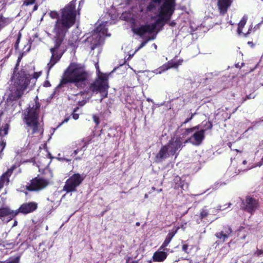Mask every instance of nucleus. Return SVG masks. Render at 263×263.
<instances>
[{"mask_svg":"<svg viewBox=\"0 0 263 263\" xmlns=\"http://www.w3.org/2000/svg\"><path fill=\"white\" fill-rule=\"evenodd\" d=\"M76 15L75 4L73 2L70 3L61 10V15L56 21L53 29L55 45L53 48L50 49L52 55L48 64L49 69L62 57V53L59 51L58 48L62 43L66 32L74 24Z\"/></svg>","mask_w":263,"mask_h":263,"instance_id":"obj_1","label":"nucleus"},{"mask_svg":"<svg viewBox=\"0 0 263 263\" xmlns=\"http://www.w3.org/2000/svg\"><path fill=\"white\" fill-rule=\"evenodd\" d=\"M153 3L147 7L149 11L153 9L155 5L158 6L157 19L154 23L142 26L140 27H134L133 31L136 34L143 36L147 33L154 32L157 25H164L171 19L175 10V0H153Z\"/></svg>","mask_w":263,"mask_h":263,"instance_id":"obj_2","label":"nucleus"},{"mask_svg":"<svg viewBox=\"0 0 263 263\" xmlns=\"http://www.w3.org/2000/svg\"><path fill=\"white\" fill-rule=\"evenodd\" d=\"M31 79L30 75L25 71L14 70L5 93L7 101L13 102L20 99L29 87Z\"/></svg>","mask_w":263,"mask_h":263,"instance_id":"obj_3","label":"nucleus"},{"mask_svg":"<svg viewBox=\"0 0 263 263\" xmlns=\"http://www.w3.org/2000/svg\"><path fill=\"white\" fill-rule=\"evenodd\" d=\"M88 73L83 65L77 63H71L65 70L61 83H74L78 87H82L85 84Z\"/></svg>","mask_w":263,"mask_h":263,"instance_id":"obj_4","label":"nucleus"},{"mask_svg":"<svg viewBox=\"0 0 263 263\" xmlns=\"http://www.w3.org/2000/svg\"><path fill=\"white\" fill-rule=\"evenodd\" d=\"M98 72V79L92 83L88 89V93L92 95L94 93L100 92L102 96L101 101L107 96V90L109 87L108 85V78L105 74L101 73L98 63L95 65Z\"/></svg>","mask_w":263,"mask_h":263,"instance_id":"obj_5","label":"nucleus"},{"mask_svg":"<svg viewBox=\"0 0 263 263\" xmlns=\"http://www.w3.org/2000/svg\"><path fill=\"white\" fill-rule=\"evenodd\" d=\"M182 146L181 137H174L164 146L160 149L159 153L156 156L157 162H162L170 155H174L176 152L180 149Z\"/></svg>","mask_w":263,"mask_h":263,"instance_id":"obj_6","label":"nucleus"},{"mask_svg":"<svg viewBox=\"0 0 263 263\" xmlns=\"http://www.w3.org/2000/svg\"><path fill=\"white\" fill-rule=\"evenodd\" d=\"M35 107H29L25 112L24 121L27 125V130L31 134L36 133L39 130L38 121V112L40 107L39 103L36 102Z\"/></svg>","mask_w":263,"mask_h":263,"instance_id":"obj_7","label":"nucleus"},{"mask_svg":"<svg viewBox=\"0 0 263 263\" xmlns=\"http://www.w3.org/2000/svg\"><path fill=\"white\" fill-rule=\"evenodd\" d=\"M106 24L107 22H105L99 25L92 35L87 36L85 40V43L90 45L91 50H93L97 45L100 44L107 35Z\"/></svg>","mask_w":263,"mask_h":263,"instance_id":"obj_8","label":"nucleus"},{"mask_svg":"<svg viewBox=\"0 0 263 263\" xmlns=\"http://www.w3.org/2000/svg\"><path fill=\"white\" fill-rule=\"evenodd\" d=\"M85 176L80 174H74L67 180L64 190L67 193L73 192L84 179Z\"/></svg>","mask_w":263,"mask_h":263,"instance_id":"obj_9","label":"nucleus"},{"mask_svg":"<svg viewBox=\"0 0 263 263\" xmlns=\"http://www.w3.org/2000/svg\"><path fill=\"white\" fill-rule=\"evenodd\" d=\"M49 183L48 180L42 177H36L31 181L29 185H26V189L31 191H39L46 187Z\"/></svg>","mask_w":263,"mask_h":263,"instance_id":"obj_10","label":"nucleus"},{"mask_svg":"<svg viewBox=\"0 0 263 263\" xmlns=\"http://www.w3.org/2000/svg\"><path fill=\"white\" fill-rule=\"evenodd\" d=\"M205 130L196 131L194 134L184 141V143H191L194 145H199L204 139Z\"/></svg>","mask_w":263,"mask_h":263,"instance_id":"obj_11","label":"nucleus"},{"mask_svg":"<svg viewBox=\"0 0 263 263\" xmlns=\"http://www.w3.org/2000/svg\"><path fill=\"white\" fill-rule=\"evenodd\" d=\"M18 214V211L12 210L8 207L0 208V218L9 221Z\"/></svg>","mask_w":263,"mask_h":263,"instance_id":"obj_12","label":"nucleus"},{"mask_svg":"<svg viewBox=\"0 0 263 263\" xmlns=\"http://www.w3.org/2000/svg\"><path fill=\"white\" fill-rule=\"evenodd\" d=\"M37 207V204L35 202H29L23 204L16 211H18L19 213L23 214H28L35 211Z\"/></svg>","mask_w":263,"mask_h":263,"instance_id":"obj_13","label":"nucleus"},{"mask_svg":"<svg viewBox=\"0 0 263 263\" xmlns=\"http://www.w3.org/2000/svg\"><path fill=\"white\" fill-rule=\"evenodd\" d=\"M245 209L250 213L256 210L258 208V203L256 200L250 197H247L245 203Z\"/></svg>","mask_w":263,"mask_h":263,"instance_id":"obj_14","label":"nucleus"},{"mask_svg":"<svg viewBox=\"0 0 263 263\" xmlns=\"http://www.w3.org/2000/svg\"><path fill=\"white\" fill-rule=\"evenodd\" d=\"M248 20V16L247 15H244L240 22L238 24L237 32L239 35H242V36H246L247 34L250 33V31H251V28H249L248 29H245L243 30V28L245 25L246 24V22Z\"/></svg>","mask_w":263,"mask_h":263,"instance_id":"obj_15","label":"nucleus"},{"mask_svg":"<svg viewBox=\"0 0 263 263\" xmlns=\"http://www.w3.org/2000/svg\"><path fill=\"white\" fill-rule=\"evenodd\" d=\"M2 127L3 128H0V154L3 152L6 146V142L4 137L8 134L9 125L5 124Z\"/></svg>","mask_w":263,"mask_h":263,"instance_id":"obj_16","label":"nucleus"},{"mask_svg":"<svg viewBox=\"0 0 263 263\" xmlns=\"http://www.w3.org/2000/svg\"><path fill=\"white\" fill-rule=\"evenodd\" d=\"M179 228H174L171 231H170L168 234L167 235L165 239L163 242L162 245L160 247V249L161 250H165V248L170 243L171 240L173 238V237L177 233Z\"/></svg>","mask_w":263,"mask_h":263,"instance_id":"obj_17","label":"nucleus"},{"mask_svg":"<svg viewBox=\"0 0 263 263\" xmlns=\"http://www.w3.org/2000/svg\"><path fill=\"white\" fill-rule=\"evenodd\" d=\"M232 232V230L230 227H224L222 231L216 234V236L224 241L231 236Z\"/></svg>","mask_w":263,"mask_h":263,"instance_id":"obj_18","label":"nucleus"},{"mask_svg":"<svg viewBox=\"0 0 263 263\" xmlns=\"http://www.w3.org/2000/svg\"><path fill=\"white\" fill-rule=\"evenodd\" d=\"M164 250H161L160 248L158 250L155 252L153 256V260L155 262L163 261L167 257V254Z\"/></svg>","mask_w":263,"mask_h":263,"instance_id":"obj_19","label":"nucleus"},{"mask_svg":"<svg viewBox=\"0 0 263 263\" xmlns=\"http://www.w3.org/2000/svg\"><path fill=\"white\" fill-rule=\"evenodd\" d=\"M13 168H10L0 178V189L2 188L5 185L8 184L9 179V177L12 173Z\"/></svg>","mask_w":263,"mask_h":263,"instance_id":"obj_20","label":"nucleus"},{"mask_svg":"<svg viewBox=\"0 0 263 263\" xmlns=\"http://www.w3.org/2000/svg\"><path fill=\"white\" fill-rule=\"evenodd\" d=\"M232 0H218V7L221 13H225L231 6Z\"/></svg>","mask_w":263,"mask_h":263,"instance_id":"obj_21","label":"nucleus"},{"mask_svg":"<svg viewBox=\"0 0 263 263\" xmlns=\"http://www.w3.org/2000/svg\"><path fill=\"white\" fill-rule=\"evenodd\" d=\"M9 23L8 19L0 15V30Z\"/></svg>","mask_w":263,"mask_h":263,"instance_id":"obj_22","label":"nucleus"},{"mask_svg":"<svg viewBox=\"0 0 263 263\" xmlns=\"http://www.w3.org/2000/svg\"><path fill=\"white\" fill-rule=\"evenodd\" d=\"M91 140V137H87L82 140V142L83 143V146L82 148L83 149L84 151L86 149V146H87V145L90 143Z\"/></svg>","mask_w":263,"mask_h":263,"instance_id":"obj_23","label":"nucleus"},{"mask_svg":"<svg viewBox=\"0 0 263 263\" xmlns=\"http://www.w3.org/2000/svg\"><path fill=\"white\" fill-rule=\"evenodd\" d=\"M156 38V35H153L152 37H148L145 41L143 42L141 45H140V46L138 48V49L136 50V51H138V50H139L140 49L142 48V47H143L146 44V43L149 41H151V40H154Z\"/></svg>","mask_w":263,"mask_h":263,"instance_id":"obj_24","label":"nucleus"},{"mask_svg":"<svg viewBox=\"0 0 263 263\" xmlns=\"http://www.w3.org/2000/svg\"><path fill=\"white\" fill-rule=\"evenodd\" d=\"M209 212L206 208H203L200 213V217L201 219H203L208 216Z\"/></svg>","mask_w":263,"mask_h":263,"instance_id":"obj_25","label":"nucleus"},{"mask_svg":"<svg viewBox=\"0 0 263 263\" xmlns=\"http://www.w3.org/2000/svg\"><path fill=\"white\" fill-rule=\"evenodd\" d=\"M171 67H172V66H168V65H163L162 67H160L159 68V71H158V70H157L156 71V73L158 74V73H161L162 71H164L168 69H169L170 68H171Z\"/></svg>","mask_w":263,"mask_h":263,"instance_id":"obj_26","label":"nucleus"},{"mask_svg":"<svg viewBox=\"0 0 263 263\" xmlns=\"http://www.w3.org/2000/svg\"><path fill=\"white\" fill-rule=\"evenodd\" d=\"M49 15L52 18H58L59 17V14L56 11H51L49 13Z\"/></svg>","mask_w":263,"mask_h":263,"instance_id":"obj_27","label":"nucleus"},{"mask_svg":"<svg viewBox=\"0 0 263 263\" xmlns=\"http://www.w3.org/2000/svg\"><path fill=\"white\" fill-rule=\"evenodd\" d=\"M254 254L257 256H263V250H257L255 253Z\"/></svg>","mask_w":263,"mask_h":263,"instance_id":"obj_28","label":"nucleus"},{"mask_svg":"<svg viewBox=\"0 0 263 263\" xmlns=\"http://www.w3.org/2000/svg\"><path fill=\"white\" fill-rule=\"evenodd\" d=\"M193 130L191 128H186L185 129V132L184 133H183V135L184 136H187L189 134L191 133H193Z\"/></svg>","mask_w":263,"mask_h":263,"instance_id":"obj_29","label":"nucleus"},{"mask_svg":"<svg viewBox=\"0 0 263 263\" xmlns=\"http://www.w3.org/2000/svg\"><path fill=\"white\" fill-rule=\"evenodd\" d=\"M93 121L96 123V124L97 125L99 124V118L96 116V115H93Z\"/></svg>","mask_w":263,"mask_h":263,"instance_id":"obj_30","label":"nucleus"},{"mask_svg":"<svg viewBox=\"0 0 263 263\" xmlns=\"http://www.w3.org/2000/svg\"><path fill=\"white\" fill-rule=\"evenodd\" d=\"M35 0H26L24 2V4L26 5H31L34 3Z\"/></svg>","mask_w":263,"mask_h":263,"instance_id":"obj_31","label":"nucleus"},{"mask_svg":"<svg viewBox=\"0 0 263 263\" xmlns=\"http://www.w3.org/2000/svg\"><path fill=\"white\" fill-rule=\"evenodd\" d=\"M41 72H34L33 76V78L36 80L41 76Z\"/></svg>","mask_w":263,"mask_h":263,"instance_id":"obj_32","label":"nucleus"},{"mask_svg":"<svg viewBox=\"0 0 263 263\" xmlns=\"http://www.w3.org/2000/svg\"><path fill=\"white\" fill-rule=\"evenodd\" d=\"M187 248H188V246L187 245H183L182 246V250L185 252H187Z\"/></svg>","mask_w":263,"mask_h":263,"instance_id":"obj_33","label":"nucleus"},{"mask_svg":"<svg viewBox=\"0 0 263 263\" xmlns=\"http://www.w3.org/2000/svg\"><path fill=\"white\" fill-rule=\"evenodd\" d=\"M72 117L74 120H77L79 118V115L77 114H73Z\"/></svg>","mask_w":263,"mask_h":263,"instance_id":"obj_34","label":"nucleus"},{"mask_svg":"<svg viewBox=\"0 0 263 263\" xmlns=\"http://www.w3.org/2000/svg\"><path fill=\"white\" fill-rule=\"evenodd\" d=\"M193 117V115H192L191 116L190 118L186 119L185 121L183 122V124H186V123L189 122L192 119Z\"/></svg>","mask_w":263,"mask_h":263,"instance_id":"obj_35","label":"nucleus"},{"mask_svg":"<svg viewBox=\"0 0 263 263\" xmlns=\"http://www.w3.org/2000/svg\"><path fill=\"white\" fill-rule=\"evenodd\" d=\"M193 130V132H195V130L198 129L199 128V126H194L192 128H191Z\"/></svg>","mask_w":263,"mask_h":263,"instance_id":"obj_36","label":"nucleus"},{"mask_svg":"<svg viewBox=\"0 0 263 263\" xmlns=\"http://www.w3.org/2000/svg\"><path fill=\"white\" fill-rule=\"evenodd\" d=\"M170 26H174V25H175V23L174 22H171V23H170Z\"/></svg>","mask_w":263,"mask_h":263,"instance_id":"obj_37","label":"nucleus"},{"mask_svg":"<svg viewBox=\"0 0 263 263\" xmlns=\"http://www.w3.org/2000/svg\"><path fill=\"white\" fill-rule=\"evenodd\" d=\"M73 153L75 155H77L78 153V149L75 150Z\"/></svg>","mask_w":263,"mask_h":263,"instance_id":"obj_38","label":"nucleus"},{"mask_svg":"<svg viewBox=\"0 0 263 263\" xmlns=\"http://www.w3.org/2000/svg\"><path fill=\"white\" fill-rule=\"evenodd\" d=\"M68 121V119H66L64 120V121L63 122V123H64V122H67V121Z\"/></svg>","mask_w":263,"mask_h":263,"instance_id":"obj_39","label":"nucleus"},{"mask_svg":"<svg viewBox=\"0 0 263 263\" xmlns=\"http://www.w3.org/2000/svg\"><path fill=\"white\" fill-rule=\"evenodd\" d=\"M17 222L16 221H14V224H13V226H15L17 225Z\"/></svg>","mask_w":263,"mask_h":263,"instance_id":"obj_40","label":"nucleus"},{"mask_svg":"<svg viewBox=\"0 0 263 263\" xmlns=\"http://www.w3.org/2000/svg\"><path fill=\"white\" fill-rule=\"evenodd\" d=\"M136 225L137 226H140V222H136Z\"/></svg>","mask_w":263,"mask_h":263,"instance_id":"obj_41","label":"nucleus"},{"mask_svg":"<svg viewBox=\"0 0 263 263\" xmlns=\"http://www.w3.org/2000/svg\"><path fill=\"white\" fill-rule=\"evenodd\" d=\"M37 6H34V9H34V10H36V9H37Z\"/></svg>","mask_w":263,"mask_h":263,"instance_id":"obj_42","label":"nucleus"},{"mask_svg":"<svg viewBox=\"0 0 263 263\" xmlns=\"http://www.w3.org/2000/svg\"><path fill=\"white\" fill-rule=\"evenodd\" d=\"M242 163L243 164H246L247 163V161L246 160H244L243 162H242Z\"/></svg>","mask_w":263,"mask_h":263,"instance_id":"obj_43","label":"nucleus"},{"mask_svg":"<svg viewBox=\"0 0 263 263\" xmlns=\"http://www.w3.org/2000/svg\"><path fill=\"white\" fill-rule=\"evenodd\" d=\"M154 46L155 49H157V45L156 44H154Z\"/></svg>","mask_w":263,"mask_h":263,"instance_id":"obj_44","label":"nucleus"},{"mask_svg":"<svg viewBox=\"0 0 263 263\" xmlns=\"http://www.w3.org/2000/svg\"><path fill=\"white\" fill-rule=\"evenodd\" d=\"M190 263H196V262H194V261H193V260H191V261H190Z\"/></svg>","mask_w":263,"mask_h":263,"instance_id":"obj_45","label":"nucleus"},{"mask_svg":"<svg viewBox=\"0 0 263 263\" xmlns=\"http://www.w3.org/2000/svg\"><path fill=\"white\" fill-rule=\"evenodd\" d=\"M127 263H137L136 261H132V262H127Z\"/></svg>","mask_w":263,"mask_h":263,"instance_id":"obj_46","label":"nucleus"}]
</instances>
